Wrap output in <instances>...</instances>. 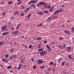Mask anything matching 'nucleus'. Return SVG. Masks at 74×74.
Masks as SVG:
<instances>
[{
    "mask_svg": "<svg viewBox=\"0 0 74 74\" xmlns=\"http://www.w3.org/2000/svg\"><path fill=\"white\" fill-rule=\"evenodd\" d=\"M47 53V51H42L40 52V55L41 56H44V55H45V54H46Z\"/></svg>",
    "mask_w": 74,
    "mask_h": 74,
    "instance_id": "f257e3e1",
    "label": "nucleus"
},
{
    "mask_svg": "<svg viewBox=\"0 0 74 74\" xmlns=\"http://www.w3.org/2000/svg\"><path fill=\"white\" fill-rule=\"evenodd\" d=\"M37 2V1L34 0H32L31 1L29 2V3H28V4H32V3H36V2Z\"/></svg>",
    "mask_w": 74,
    "mask_h": 74,
    "instance_id": "f03ea898",
    "label": "nucleus"
},
{
    "mask_svg": "<svg viewBox=\"0 0 74 74\" xmlns=\"http://www.w3.org/2000/svg\"><path fill=\"white\" fill-rule=\"evenodd\" d=\"M44 61L41 60H38V63L39 64H42V63H43Z\"/></svg>",
    "mask_w": 74,
    "mask_h": 74,
    "instance_id": "7ed1b4c3",
    "label": "nucleus"
},
{
    "mask_svg": "<svg viewBox=\"0 0 74 74\" xmlns=\"http://www.w3.org/2000/svg\"><path fill=\"white\" fill-rule=\"evenodd\" d=\"M40 5H47V4L44 2H40Z\"/></svg>",
    "mask_w": 74,
    "mask_h": 74,
    "instance_id": "20e7f679",
    "label": "nucleus"
},
{
    "mask_svg": "<svg viewBox=\"0 0 74 74\" xmlns=\"http://www.w3.org/2000/svg\"><path fill=\"white\" fill-rule=\"evenodd\" d=\"M36 6L37 7H41V4L40 3V2H39L38 3H37L36 4Z\"/></svg>",
    "mask_w": 74,
    "mask_h": 74,
    "instance_id": "39448f33",
    "label": "nucleus"
},
{
    "mask_svg": "<svg viewBox=\"0 0 74 74\" xmlns=\"http://www.w3.org/2000/svg\"><path fill=\"white\" fill-rule=\"evenodd\" d=\"M72 49H73V47H68L67 48V50L68 51H71Z\"/></svg>",
    "mask_w": 74,
    "mask_h": 74,
    "instance_id": "423d86ee",
    "label": "nucleus"
},
{
    "mask_svg": "<svg viewBox=\"0 0 74 74\" xmlns=\"http://www.w3.org/2000/svg\"><path fill=\"white\" fill-rule=\"evenodd\" d=\"M68 57L69 59H71L73 60V59H74V58L71 57V55H68Z\"/></svg>",
    "mask_w": 74,
    "mask_h": 74,
    "instance_id": "0eeeda50",
    "label": "nucleus"
},
{
    "mask_svg": "<svg viewBox=\"0 0 74 74\" xmlns=\"http://www.w3.org/2000/svg\"><path fill=\"white\" fill-rule=\"evenodd\" d=\"M43 12L44 14H48V11L45 10L43 11Z\"/></svg>",
    "mask_w": 74,
    "mask_h": 74,
    "instance_id": "6e6552de",
    "label": "nucleus"
},
{
    "mask_svg": "<svg viewBox=\"0 0 74 74\" xmlns=\"http://www.w3.org/2000/svg\"><path fill=\"white\" fill-rule=\"evenodd\" d=\"M58 10V11H59V12H63V9H60Z\"/></svg>",
    "mask_w": 74,
    "mask_h": 74,
    "instance_id": "1a4fd4ad",
    "label": "nucleus"
},
{
    "mask_svg": "<svg viewBox=\"0 0 74 74\" xmlns=\"http://www.w3.org/2000/svg\"><path fill=\"white\" fill-rule=\"evenodd\" d=\"M59 12V10L56 11L54 12V14L55 15H56V14H58Z\"/></svg>",
    "mask_w": 74,
    "mask_h": 74,
    "instance_id": "9d476101",
    "label": "nucleus"
},
{
    "mask_svg": "<svg viewBox=\"0 0 74 74\" xmlns=\"http://www.w3.org/2000/svg\"><path fill=\"white\" fill-rule=\"evenodd\" d=\"M13 58H14V56L13 55H11L10 57V60H12V59H13Z\"/></svg>",
    "mask_w": 74,
    "mask_h": 74,
    "instance_id": "9b49d317",
    "label": "nucleus"
},
{
    "mask_svg": "<svg viewBox=\"0 0 74 74\" xmlns=\"http://www.w3.org/2000/svg\"><path fill=\"white\" fill-rule=\"evenodd\" d=\"M25 59H23L22 60H21V61H20L21 63H23V62H25Z\"/></svg>",
    "mask_w": 74,
    "mask_h": 74,
    "instance_id": "f8f14e48",
    "label": "nucleus"
},
{
    "mask_svg": "<svg viewBox=\"0 0 74 74\" xmlns=\"http://www.w3.org/2000/svg\"><path fill=\"white\" fill-rule=\"evenodd\" d=\"M6 28H5V27L4 26H3L1 28V30H4Z\"/></svg>",
    "mask_w": 74,
    "mask_h": 74,
    "instance_id": "ddd939ff",
    "label": "nucleus"
},
{
    "mask_svg": "<svg viewBox=\"0 0 74 74\" xmlns=\"http://www.w3.org/2000/svg\"><path fill=\"white\" fill-rule=\"evenodd\" d=\"M20 26H21L19 24L18 25L17 27H16V29H19Z\"/></svg>",
    "mask_w": 74,
    "mask_h": 74,
    "instance_id": "4468645a",
    "label": "nucleus"
},
{
    "mask_svg": "<svg viewBox=\"0 0 74 74\" xmlns=\"http://www.w3.org/2000/svg\"><path fill=\"white\" fill-rule=\"evenodd\" d=\"M2 34L3 35V36L4 35H6L7 34H8V33L7 32H4V33H2Z\"/></svg>",
    "mask_w": 74,
    "mask_h": 74,
    "instance_id": "2eb2a0df",
    "label": "nucleus"
},
{
    "mask_svg": "<svg viewBox=\"0 0 74 74\" xmlns=\"http://www.w3.org/2000/svg\"><path fill=\"white\" fill-rule=\"evenodd\" d=\"M52 18V17L50 16L47 19V21H49V20H51V19Z\"/></svg>",
    "mask_w": 74,
    "mask_h": 74,
    "instance_id": "dca6fc26",
    "label": "nucleus"
},
{
    "mask_svg": "<svg viewBox=\"0 0 74 74\" xmlns=\"http://www.w3.org/2000/svg\"><path fill=\"white\" fill-rule=\"evenodd\" d=\"M46 47V48H48V49H51V47H49V46H48V45H47Z\"/></svg>",
    "mask_w": 74,
    "mask_h": 74,
    "instance_id": "f3484780",
    "label": "nucleus"
},
{
    "mask_svg": "<svg viewBox=\"0 0 74 74\" xmlns=\"http://www.w3.org/2000/svg\"><path fill=\"white\" fill-rule=\"evenodd\" d=\"M44 51V49H40L38 50V51H39V52H40V51Z\"/></svg>",
    "mask_w": 74,
    "mask_h": 74,
    "instance_id": "a211bd4d",
    "label": "nucleus"
},
{
    "mask_svg": "<svg viewBox=\"0 0 74 74\" xmlns=\"http://www.w3.org/2000/svg\"><path fill=\"white\" fill-rule=\"evenodd\" d=\"M58 47L59 48H60V49H62V46L61 45H60L58 46Z\"/></svg>",
    "mask_w": 74,
    "mask_h": 74,
    "instance_id": "6ab92c4d",
    "label": "nucleus"
},
{
    "mask_svg": "<svg viewBox=\"0 0 74 74\" xmlns=\"http://www.w3.org/2000/svg\"><path fill=\"white\" fill-rule=\"evenodd\" d=\"M41 39H42L41 37H38L37 38V40H41Z\"/></svg>",
    "mask_w": 74,
    "mask_h": 74,
    "instance_id": "aec40b11",
    "label": "nucleus"
},
{
    "mask_svg": "<svg viewBox=\"0 0 74 74\" xmlns=\"http://www.w3.org/2000/svg\"><path fill=\"white\" fill-rule=\"evenodd\" d=\"M12 67L11 66H8L7 67V69H11Z\"/></svg>",
    "mask_w": 74,
    "mask_h": 74,
    "instance_id": "412c9836",
    "label": "nucleus"
},
{
    "mask_svg": "<svg viewBox=\"0 0 74 74\" xmlns=\"http://www.w3.org/2000/svg\"><path fill=\"white\" fill-rule=\"evenodd\" d=\"M42 26V23H40L39 24L38 27H41Z\"/></svg>",
    "mask_w": 74,
    "mask_h": 74,
    "instance_id": "4be33fe9",
    "label": "nucleus"
},
{
    "mask_svg": "<svg viewBox=\"0 0 74 74\" xmlns=\"http://www.w3.org/2000/svg\"><path fill=\"white\" fill-rule=\"evenodd\" d=\"M44 7H45L46 8H48V5H45L44 6Z\"/></svg>",
    "mask_w": 74,
    "mask_h": 74,
    "instance_id": "5701e85b",
    "label": "nucleus"
},
{
    "mask_svg": "<svg viewBox=\"0 0 74 74\" xmlns=\"http://www.w3.org/2000/svg\"><path fill=\"white\" fill-rule=\"evenodd\" d=\"M18 14V12H16L14 13V15H15V14Z\"/></svg>",
    "mask_w": 74,
    "mask_h": 74,
    "instance_id": "b1692460",
    "label": "nucleus"
},
{
    "mask_svg": "<svg viewBox=\"0 0 74 74\" xmlns=\"http://www.w3.org/2000/svg\"><path fill=\"white\" fill-rule=\"evenodd\" d=\"M31 7H35L36 6V5L34 4H32L31 5Z\"/></svg>",
    "mask_w": 74,
    "mask_h": 74,
    "instance_id": "393cba45",
    "label": "nucleus"
},
{
    "mask_svg": "<svg viewBox=\"0 0 74 74\" xmlns=\"http://www.w3.org/2000/svg\"><path fill=\"white\" fill-rule=\"evenodd\" d=\"M3 45L4 44V43L3 42H0V46L1 45Z\"/></svg>",
    "mask_w": 74,
    "mask_h": 74,
    "instance_id": "a878e982",
    "label": "nucleus"
},
{
    "mask_svg": "<svg viewBox=\"0 0 74 74\" xmlns=\"http://www.w3.org/2000/svg\"><path fill=\"white\" fill-rule=\"evenodd\" d=\"M71 29L72 30V33H74V28L73 27Z\"/></svg>",
    "mask_w": 74,
    "mask_h": 74,
    "instance_id": "bb28decb",
    "label": "nucleus"
},
{
    "mask_svg": "<svg viewBox=\"0 0 74 74\" xmlns=\"http://www.w3.org/2000/svg\"><path fill=\"white\" fill-rule=\"evenodd\" d=\"M66 34H70V31H67Z\"/></svg>",
    "mask_w": 74,
    "mask_h": 74,
    "instance_id": "cd10ccee",
    "label": "nucleus"
},
{
    "mask_svg": "<svg viewBox=\"0 0 74 74\" xmlns=\"http://www.w3.org/2000/svg\"><path fill=\"white\" fill-rule=\"evenodd\" d=\"M20 15L21 16H23L24 15V14H23V13H22Z\"/></svg>",
    "mask_w": 74,
    "mask_h": 74,
    "instance_id": "c85d7f7f",
    "label": "nucleus"
},
{
    "mask_svg": "<svg viewBox=\"0 0 74 74\" xmlns=\"http://www.w3.org/2000/svg\"><path fill=\"white\" fill-rule=\"evenodd\" d=\"M39 14L40 15H41L42 14V12H39Z\"/></svg>",
    "mask_w": 74,
    "mask_h": 74,
    "instance_id": "c756f323",
    "label": "nucleus"
},
{
    "mask_svg": "<svg viewBox=\"0 0 74 74\" xmlns=\"http://www.w3.org/2000/svg\"><path fill=\"white\" fill-rule=\"evenodd\" d=\"M51 8V6L50 5H49L48 6V8L49 9H50Z\"/></svg>",
    "mask_w": 74,
    "mask_h": 74,
    "instance_id": "7c9ffc66",
    "label": "nucleus"
},
{
    "mask_svg": "<svg viewBox=\"0 0 74 74\" xmlns=\"http://www.w3.org/2000/svg\"><path fill=\"white\" fill-rule=\"evenodd\" d=\"M31 15V14H29L27 16V18H29L30 16Z\"/></svg>",
    "mask_w": 74,
    "mask_h": 74,
    "instance_id": "2f4dec72",
    "label": "nucleus"
},
{
    "mask_svg": "<svg viewBox=\"0 0 74 74\" xmlns=\"http://www.w3.org/2000/svg\"><path fill=\"white\" fill-rule=\"evenodd\" d=\"M65 63H64V62H62L61 65H62V66H64V64H65Z\"/></svg>",
    "mask_w": 74,
    "mask_h": 74,
    "instance_id": "473e14b6",
    "label": "nucleus"
},
{
    "mask_svg": "<svg viewBox=\"0 0 74 74\" xmlns=\"http://www.w3.org/2000/svg\"><path fill=\"white\" fill-rule=\"evenodd\" d=\"M12 1H10V2H8V4H12Z\"/></svg>",
    "mask_w": 74,
    "mask_h": 74,
    "instance_id": "72a5a7b5",
    "label": "nucleus"
},
{
    "mask_svg": "<svg viewBox=\"0 0 74 74\" xmlns=\"http://www.w3.org/2000/svg\"><path fill=\"white\" fill-rule=\"evenodd\" d=\"M58 63H60V59H58Z\"/></svg>",
    "mask_w": 74,
    "mask_h": 74,
    "instance_id": "f704fd0d",
    "label": "nucleus"
},
{
    "mask_svg": "<svg viewBox=\"0 0 74 74\" xmlns=\"http://www.w3.org/2000/svg\"><path fill=\"white\" fill-rule=\"evenodd\" d=\"M29 10V8H27L26 9V11H28Z\"/></svg>",
    "mask_w": 74,
    "mask_h": 74,
    "instance_id": "c9c22d12",
    "label": "nucleus"
},
{
    "mask_svg": "<svg viewBox=\"0 0 74 74\" xmlns=\"http://www.w3.org/2000/svg\"><path fill=\"white\" fill-rule=\"evenodd\" d=\"M47 70H49V71H51V69L50 68H47Z\"/></svg>",
    "mask_w": 74,
    "mask_h": 74,
    "instance_id": "e433bc0d",
    "label": "nucleus"
},
{
    "mask_svg": "<svg viewBox=\"0 0 74 74\" xmlns=\"http://www.w3.org/2000/svg\"><path fill=\"white\" fill-rule=\"evenodd\" d=\"M40 69H44V66H40Z\"/></svg>",
    "mask_w": 74,
    "mask_h": 74,
    "instance_id": "4c0bfd02",
    "label": "nucleus"
},
{
    "mask_svg": "<svg viewBox=\"0 0 74 74\" xmlns=\"http://www.w3.org/2000/svg\"><path fill=\"white\" fill-rule=\"evenodd\" d=\"M51 49H49L47 50V51H48V52H50V51H51Z\"/></svg>",
    "mask_w": 74,
    "mask_h": 74,
    "instance_id": "58836bf2",
    "label": "nucleus"
},
{
    "mask_svg": "<svg viewBox=\"0 0 74 74\" xmlns=\"http://www.w3.org/2000/svg\"><path fill=\"white\" fill-rule=\"evenodd\" d=\"M18 31H16L15 32H14V33H15V34H16V33H18Z\"/></svg>",
    "mask_w": 74,
    "mask_h": 74,
    "instance_id": "ea45409f",
    "label": "nucleus"
},
{
    "mask_svg": "<svg viewBox=\"0 0 74 74\" xmlns=\"http://www.w3.org/2000/svg\"><path fill=\"white\" fill-rule=\"evenodd\" d=\"M9 61V59H7L6 60H5V62H8V61Z\"/></svg>",
    "mask_w": 74,
    "mask_h": 74,
    "instance_id": "a19ab883",
    "label": "nucleus"
},
{
    "mask_svg": "<svg viewBox=\"0 0 74 74\" xmlns=\"http://www.w3.org/2000/svg\"><path fill=\"white\" fill-rule=\"evenodd\" d=\"M9 56L8 55L6 54V55H5V58H7V57H8V56Z\"/></svg>",
    "mask_w": 74,
    "mask_h": 74,
    "instance_id": "79ce46f5",
    "label": "nucleus"
},
{
    "mask_svg": "<svg viewBox=\"0 0 74 74\" xmlns=\"http://www.w3.org/2000/svg\"><path fill=\"white\" fill-rule=\"evenodd\" d=\"M4 27H5V28H7V27H8L6 25H4Z\"/></svg>",
    "mask_w": 74,
    "mask_h": 74,
    "instance_id": "37998d69",
    "label": "nucleus"
},
{
    "mask_svg": "<svg viewBox=\"0 0 74 74\" xmlns=\"http://www.w3.org/2000/svg\"><path fill=\"white\" fill-rule=\"evenodd\" d=\"M31 60L32 62H33V61L34 60V59L33 58H32L31 59Z\"/></svg>",
    "mask_w": 74,
    "mask_h": 74,
    "instance_id": "c03bdc74",
    "label": "nucleus"
},
{
    "mask_svg": "<svg viewBox=\"0 0 74 74\" xmlns=\"http://www.w3.org/2000/svg\"><path fill=\"white\" fill-rule=\"evenodd\" d=\"M32 46L31 45H29V48H32Z\"/></svg>",
    "mask_w": 74,
    "mask_h": 74,
    "instance_id": "a18cd8bd",
    "label": "nucleus"
},
{
    "mask_svg": "<svg viewBox=\"0 0 74 74\" xmlns=\"http://www.w3.org/2000/svg\"><path fill=\"white\" fill-rule=\"evenodd\" d=\"M22 9H25V7H24V6H22Z\"/></svg>",
    "mask_w": 74,
    "mask_h": 74,
    "instance_id": "49530a36",
    "label": "nucleus"
},
{
    "mask_svg": "<svg viewBox=\"0 0 74 74\" xmlns=\"http://www.w3.org/2000/svg\"><path fill=\"white\" fill-rule=\"evenodd\" d=\"M23 47H25L26 48H27V47L26 46H25L24 45H23Z\"/></svg>",
    "mask_w": 74,
    "mask_h": 74,
    "instance_id": "de8ad7c7",
    "label": "nucleus"
},
{
    "mask_svg": "<svg viewBox=\"0 0 74 74\" xmlns=\"http://www.w3.org/2000/svg\"><path fill=\"white\" fill-rule=\"evenodd\" d=\"M5 31H6V32H7V31H8V29H4V30Z\"/></svg>",
    "mask_w": 74,
    "mask_h": 74,
    "instance_id": "09e8293b",
    "label": "nucleus"
},
{
    "mask_svg": "<svg viewBox=\"0 0 74 74\" xmlns=\"http://www.w3.org/2000/svg\"><path fill=\"white\" fill-rule=\"evenodd\" d=\"M14 51V49H11L10 50V51L11 52H12V51Z\"/></svg>",
    "mask_w": 74,
    "mask_h": 74,
    "instance_id": "8fccbe9b",
    "label": "nucleus"
},
{
    "mask_svg": "<svg viewBox=\"0 0 74 74\" xmlns=\"http://www.w3.org/2000/svg\"><path fill=\"white\" fill-rule=\"evenodd\" d=\"M64 33H66L67 34V31H66V30L64 31Z\"/></svg>",
    "mask_w": 74,
    "mask_h": 74,
    "instance_id": "3c124183",
    "label": "nucleus"
},
{
    "mask_svg": "<svg viewBox=\"0 0 74 74\" xmlns=\"http://www.w3.org/2000/svg\"><path fill=\"white\" fill-rule=\"evenodd\" d=\"M2 60L3 61H4V62H5V59H3Z\"/></svg>",
    "mask_w": 74,
    "mask_h": 74,
    "instance_id": "603ef678",
    "label": "nucleus"
},
{
    "mask_svg": "<svg viewBox=\"0 0 74 74\" xmlns=\"http://www.w3.org/2000/svg\"><path fill=\"white\" fill-rule=\"evenodd\" d=\"M49 11H50V12H52V8H51V9H49Z\"/></svg>",
    "mask_w": 74,
    "mask_h": 74,
    "instance_id": "864d4df0",
    "label": "nucleus"
},
{
    "mask_svg": "<svg viewBox=\"0 0 74 74\" xmlns=\"http://www.w3.org/2000/svg\"><path fill=\"white\" fill-rule=\"evenodd\" d=\"M2 15H5V13H3L2 14Z\"/></svg>",
    "mask_w": 74,
    "mask_h": 74,
    "instance_id": "5fc2aeb1",
    "label": "nucleus"
},
{
    "mask_svg": "<svg viewBox=\"0 0 74 74\" xmlns=\"http://www.w3.org/2000/svg\"><path fill=\"white\" fill-rule=\"evenodd\" d=\"M65 64V66H67V65H68V63H66Z\"/></svg>",
    "mask_w": 74,
    "mask_h": 74,
    "instance_id": "6e6d98bb",
    "label": "nucleus"
},
{
    "mask_svg": "<svg viewBox=\"0 0 74 74\" xmlns=\"http://www.w3.org/2000/svg\"><path fill=\"white\" fill-rule=\"evenodd\" d=\"M63 45H64V48H65V47L66 46V45L65 44Z\"/></svg>",
    "mask_w": 74,
    "mask_h": 74,
    "instance_id": "4d7b16f0",
    "label": "nucleus"
},
{
    "mask_svg": "<svg viewBox=\"0 0 74 74\" xmlns=\"http://www.w3.org/2000/svg\"><path fill=\"white\" fill-rule=\"evenodd\" d=\"M14 58H16V55H15L14 56Z\"/></svg>",
    "mask_w": 74,
    "mask_h": 74,
    "instance_id": "13d9d810",
    "label": "nucleus"
},
{
    "mask_svg": "<svg viewBox=\"0 0 74 74\" xmlns=\"http://www.w3.org/2000/svg\"><path fill=\"white\" fill-rule=\"evenodd\" d=\"M21 68V66H19L18 67V69H20Z\"/></svg>",
    "mask_w": 74,
    "mask_h": 74,
    "instance_id": "bf43d9fd",
    "label": "nucleus"
},
{
    "mask_svg": "<svg viewBox=\"0 0 74 74\" xmlns=\"http://www.w3.org/2000/svg\"><path fill=\"white\" fill-rule=\"evenodd\" d=\"M61 7L62 8H63V7H64V5H63L61 6Z\"/></svg>",
    "mask_w": 74,
    "mask_h": 74,
    "instance_id": "052dcab7",
    "label": "nucleus"
},
{
    "mask_svg": "<svg viewBox=\"0 0 74 74\" xmlns=\"http://www.w3.org/2000/svg\"><path fill=\"white\" fill-rule=\"evenodd\" d=\"M50 64H53V62H51L50 63Z\"/></svg>",
    "mask_w": 74,
    "mask_h": 74,
    "instance_id": "680f3d73",
    "label": "nucleus"
},
{
    "mask_svg": "<svg viewBox=\"0 0 74 74\" xmlns=\"http://www.w3.org/2000/svg\"><path fill=\"white\" fill-rule=\"evenodd\" d=\"M63 38L62 37L61 38H60V40H63Z\"/></svg>",
    "mask_w": 74,
    "mask_h": 74,
    "instance_id": "e2e57ef3",
    "label": "nucleus"
},
{
    "mask_svg": "<svg viewBox=\"0 0 74 74\" xmlns=\"http://www.w3.org/2000/svg\"><path fill=\"white\" fill-rule=\"evenodd\" d=\"M44 43H45V44H46V43H47V42L46 41H45V42H44Z\"/></svg>",
    "mask_w": 74,
    "mask_h": 74,
    "instance_id": "0e129e2a",
    "label": "nucleus"
},
{
    "mask_svg": "<svg viewBox=\"0 0 74 74\" xmlns=\"http://www.w3.org/2000/svg\"><path fill=\"white\" fill-rule=\"evenodd\" d=\"M33 8L34 9H36V6L35 7H34Z\"/></svg>",
    "mask_w": 74,
    "mask_h": 74,
    "instance_id": "69168bd1",
    "label": "nucleus"
},
{
    "mask_svg": "<svg viewBox=\"0 0 74 74\" xmlns=\"http://www.w3.org/2000/svg\"><path fill=\"white\" fill-rule=\"evenodd\" d=\"M40 45H39L38 47V48H40Z\"/></svg>",
    "mask_w": 74,
    "mask_h": 74,
    "instance_id": "338daca9",
    "label": "nucleus"
},
{
    "mask_svg": "<svg viewBox=\"0 0 74 74\" xmlns=\"http://www.w3.org/2000/svg\"><path fill=\"white\" fill-rule=\"evenodd\" d=\"M62 27H63L64 26V25H62Z\"/></svg>",
    "mask_w": 74,
    "mask_h": 74,
    "instance_id": "774afa93",
    "label": "nucleus"
}]
</instances>
